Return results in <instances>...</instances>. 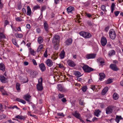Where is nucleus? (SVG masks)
Segmentation results:
<instances>
[{"label": "nucleus", "instance_id": "nucleus-2", "mask_svg": "<svg viewBox=\"0 0 123 123\" xmlns=\"http://www.w3.org/2000/svg\"><path fill=\"white\" fill-rule=\"evenodd\" d=\"M84 71L86 73H89L93 71L94 69L87 65H84L82 67Z\"/></svg>", "mask_w": 123, "mask_h": 123}, {"label": "nucleus", "instance_id": "nucleus-49", "mask_svg": "<svg viewBox=\"0 0 123 123\" xmlns=\"http://www.w3.org/2000/svg\"><path fill=\"white\" fill-rule=\"evenodd\" d=\"M32 62H33V64L35 66H36L37 65V64L35 61L34 59H33L32 60Z\"/></svg>", "mask_w": 123, "mask_h": 123}, {"label": "nucleus", "instance_id": "nucleus-21", "mask_svg": "<svg viewBox=\"0 0 123 123\" xmlns=\"http://www.w3.org/2000/svg\"><path fill=\"white\" fill-rule=\"evenodd\" d=\"M123 119V118L121 116L116 115L115 118V120L117 123H118L120 120H122Z\"/></svg>", "mask_w": 123, "mask_h": 123}, {"label": "nucleus", "instance_id": "nucleus-40", "mask_svg": "<svg viewBox=\"0 0 123 123\" xmlns=\"http://www.w3.org/2000/svg\"><path fill=\"white\" fill-rule=\"evenodd\" d=\"M6 116L5 115H0V120L2 119L6 118Z\"/></svg>", "mask_w": 123, "mask_h": 123}, {"label": "nucleus", "instance_id": "nucleus-42", "mask_svg": "<svg viewBox=\"0 0 123 123\" xmlns=\"http://www.w3.org/2000/svg\"><path fill=\"white\" fill-rule=\"evenodd\" d=\"M101 9L104 12L106 11V10L105 9V7L104 5H102L101 6Z\"/></svg>", "mask_w": 123, "mask_h": 123}, {"label": "nucleus", "instance_id": "nucleus-39", "mask_svg": "<svg viewBox=\"0 0 123 123\" xmlns=\"http://www.w3.org/2000/svg\"><path fill=\"white\" fill-rule=\"evenodd\" d=\"M64 52H62V53L60 54V56L62 59L64 57Z\"/></svg>", "mask_w": 123, "mask_h": 123}, {"label": "nucleus", "instance_id": "nucleus-15", "mask_svg": "<svg viewBox=\"0 0 123 123\" xmlns=\"http://www.w3.org/2000/svg\"><path fill=\"white\" fill-rule=\"evenodd\" d=\"M39 67L42 72L45 71L46 69L44 64L43 63H41L39 65Z\"/></svg>", "mask_w": 123, "mask_h": 123}, {"label": "nucleus", "instance_id": "nucleus-55", "mask_svg": "<svg viewBox=\"0 0 123 123\" xmlns=\"http://www.w3.org/2000/svg\"><path fill=\"white\" fill-rule=\"evenodd\" d=\"M45 9L46 7L45 6H43L42 7L41 11L42 12Z\"/></svg>", "mask_w": 123, "mask_h": 123}, {"label": "nucleus", "instance_id": "nucleus-64", "mask_svg": "<svg viewBox=\"0 0 123 123\" xmlns=\"http://www.w3.org/2000/svg\"><path fill=\"white\" fill-rule=\"evenodd\" d=\"M93 82L92 80L91 79H90L88 82V83H91Z\"/></svg>", "mask_w": 123, "mask_h": 123}, {"label": "nucleus", "instance_id": "nucleus-48", "mask_svg": "<svg viewBox=\"0 0 123 123\" xmlns=\"http://www.w3.org/2000/svg\"><path fill=\"white\" fill-rule=\"evenodd\" d=\"M57 115L59 116H62L63 117H64V115L62 113H58Z\"/></svg>", "mask_w": 123, "mask_h": 123}, {"label": "nucleus", "instance_id": "nucleus-10", "mask_svg": "<svg viewBox=\"0 0 123 123\" xmlns=\"http://www.w3.org/2000/svg\"><path fill=\"white\" fill-rule=\"evenodd\" d=\"M37 73L35 71L32 70L30 73L29 74L30 76V77L33 78L36 77V76L37 75Z\"/></svg>", "mask_w": 123, "mask_h": 123}, {"label": "nucleus", "instance_id": "nucleus-38", "mask_svg": "<svg viewBox=\"0 0 123 123\" xmlns=\"http://www.w3.org/2000/svg\"><path fill=\"white\" fill-rule=\"evenodd\" d=\"M16 37L17 38H22L23 35L21 34H16L15 35Z\"/></svg>", "mask_w": 123, "mask_h": 123}, {"label": "nucleus", "instance_id": "nucleus-30", "mask_svg": "<svg viewBox=\"0 0 123 123\" xmlns=\"http://www.w3.org/2000/svg\"><path fill=\"white\" fill-rule=\"evenodd\" d=\"M113 97L114 99L116 100L118 98V95L116 93H115L113 95Z\"/></svg>", "mask_w": 123, "mask_h": 123}, {"label": "nucleus", "instance_id": "nucleus-3", "mask_svg": "<svg viewBox=\"0 0 123 123\" xmlns=\"http://www.w3.org/2000/svg\"><path fill=\"white\" fill-rule=\"evenodd\" d=\"M42 79L41 78L39 79L38 80V84L37 85V89L40 91H41L43 89V87L42 86Z\"/></svg>", "mask_w": 123, "mask_h": 123}, {"label": "nucleus", "instance_id": "nucleus-7", "mask_svg": "<svg viewBox=\"0 0 123 123\" xmlns=\"http://www.w3.org/2000/svg\"><path fill=\"white\" fill-rule=\"evenodd\" d=\"M107 43V40L106 38L104 37H102L101 40V43L102 45L103 46H105Z\"/></svg>", "mask_w": 123, "mask_h": 123}, {"label": "nucleus", "instance_id": "nucleus-46", "mask_svg": "<svg viewBox=\"0 0 123 123\" xmlns=\"http://www.w3.org/2000/svg\"><path fill=\"white\" fill-rule=\"evenodd\" d=\"M80 104L82 105H84V103L83 101H82L81 100H80Z\"/></svg>", "mask_w": 123, "mask_h": 123}, {"label": "nucleus", "instance_id": "nucleus-14", "mask_svg": "<svg viewBox=\"0 0 123 123\" xmlns=\"http://www.w3.org/2000/svg\"><path fill=\"white\" fill-rule=\"evenodd\" d=\"M7 78L3 75L0 76V80L1 82L3 83H6Z\"/></svg>", "mask_w": 123, "mask_h": 123}, {"label": "nucleus", "instance_id": "nucleus-41", "mask_svg": "<svg viewBox=\"0 0 123 123\" xmlns=\"http://www.w3.org/2000/svg\"><path fill=\"white\" fill-rule=\"evenodd\" d=\"M87 89V87L86 86H83L82 88V90L84 92H85L86 91Z\"/></svg>", "mask_w": 123, "mask_h": 123}, {"label": "nucleus", "instance_id": "nucleus-35", "mask_svg": "<svg viewBox=\"0 0 123 123\" xmlns=\"http://www.w3.org/2000/svg\"><path fill=\"white\" fill-rule=\"evenodd\" d=\"M43 48V46L42 45H40L38 47L37 49V52H39Z\"/></svg>", "mask_w": 123, "mask_h": 123}, {"label": "nucleus", "instance_id": "nucleus-60", "mask_svg": "<svg viewBox=\"0 0 123 123\" xmlns=\"http://www.w3.org/2000/svg\"><path fill=\"white\" fill-rule=\"evenodd\" d=\"M61 100L63 102H64V103L66 102L67 101L66 98H62L61 99Z\"/></svg>", "mask_w": 123, "mask_h": 123}, {"label": "nucleus", "instance_id": "nucleus-24", "mask_svg": "<svg viewBox=\"0 0 123 123\" xmlns=\"http://www.w3.org/2000/svg\"><path fill=\"white\" fill-rule=\"evenodd\" d=\"M0 70L3 72L5 71V66L4 64L2 63L0 64Z\"/></svg>", "mask_w": 123, "mask_h": 123}, {"label": "nucleus", "instance_id": "nucleus-5", "mask_svg": "<svg viewBox=\"0 0 123 123\" xmlns=\"http://www.w3.org/2000/svg\"><path fill=\"white\" fill-rule=\"evenodd\" d=\"M57 86L58 90L62 92H66L67 91V90L61 85L59 84Z\"/></svg>", "mask_w": 123, "mask_h": 123}, {"label": "nucleus", "instance_id": "nucleus-4", "mask_svg": "<svg viewBox=\"0 0 123 123\" xmlns=\"http://www.w3.org/2000/svg\"><path fill=\"white\" fill-rule=\"evenodd\" d=\"M109 36L110 38L112 39H114L116 37V33L115 31L113 29L110 30L109 32Z\"/></svg>", "mask_w": 123, "mask_h": 123}, {"label": "nucleus", "instance_id": "nucleus-19", "mask_svg": "<svg viewBox=\"0 0 123 123\" xmlns=\"http://www.w3.org/2000/svg\"><path fill=\"white\" fill-rule=\"evenodd\" d=\"M108 87L106 86L105 87L102 92V94L103 95L105 94L108 91Z\"/></svg>", "mask_w": 123, "mask_h": 123}, {"label": "nucleus", "instance_id": "nucleus-47", "mask_svg": "<svg viewBox=\"0 0 123 123\" xmlns=\"http://www.w3.org/2000/svg\"><path fill=\"white\" fill-rule=\"evenodd\" d=\"M30 51V53L32 55H34V51L32 49H31V50Z\"/></svg>", "mask_w": 123, "mask_h": 123}, {"label": "nucleus", "instance_id": "nucleus-63", "mask_svg": "<svg viewBox=\"0 0 123 123\" xmlns=\"http://www.w3.org/2000/svg\"><path fill=\"white\" fill-rule=\"evenodd\" d=\"M86 15L87 17L89 18L91 16V15L89 13H86Z\"/></svg>", "mask_w": 123, "mask_h": 123}, {"label": "nucleus", "instance_id": "nucleus-23", "mask_svg": "<svg viewBox=\"0 0 123 123\" xmlns=\"http://www.w3.org/2000/svg\"><path fill=\"white\" fill-rule=\"evenodd\" d=\"M100 76L99 79L101 81L105 77V75L104 73H100L99 74Z\"/></svg>", "mask_w": 123, "mask_h": 123}, {"label": "nucleus", "instance_id": "nucleus-20", "mask_svg": "<svg viewBox=\"0 0 123 123\" xmlns=\"http://www.w3.org/2000/svg\"><path fill=\"white\" fill-rule=\"evenodd\" d=\"M68 12H71L74 10V8L72 6H69L67 9Z\"/></svg>", "mask_w": 123, "mask_h": 123}, {"label": "nucleus", "instance_id": "nucleus-27", "mask_svg": "<svg viewBox=\"0 0 123 123\" xmlns=\"http://www.w3.org/2000/svg\"><path fill=\"white\" fill-rule=\"evenodd\" d=\"M27 15L30 16L31 14V11L30 8L29 6L27 7Z\"/></svg>", "mask_w": 123, "mask_h": 123}, {"label": "nucleus", "instance_id": "nucleus-12", "mask_svg": "<svg viewBox=\"0 0 123 123\" xmlns=\"http://www.w3.org/2000/svg\"><path fill=\"white\" fill-rule=\"evenodd\" d=\"M31 96L28 94L24 96L23 97L28 102H30L31 101Z\"/></svg>", "mask_w": 123, "mask_h": 123}, {"label": "nucleus", "instance_id": "nucleus-13", "mask_svg": "<svg viewBox=\"0 0 123 123\" xmlns=\"http://www.w3.org/2000/svg\"><path fill=\"white\" fill-rule=\"evenodd\" d=\"M44 28L47 33H48L49 32V26L47 23L45 21L44 23Z\"/></svg>", "mask_w": 123, "mask_h": 123}, {"label": "nucleus", "instance_id": "nucleus-18", "mask_svg": "<svg viewBox=\"0 0 123 123\" xmlns=\"http://www.w3.org/2000/svg\"><path fill=\"white\" fill-rule=\"evenodd\" d=\"M73 115L76 118L79 119L80 118V114L77 111H75V112L73 113Z\"/></svg>", "mask_w": 123, "mask_h": 123}, {"label": "nucleus", "instance_id": "nucleus-54", "mask_svg": "<svg viewBox=\"0 0 123 123\" xmlns=\"http://www.w3.org/2000/svg\"><path fill=\"white\" fill-rule=\"evenodd\" d=\"M119 13L120 12L119 11H117L114 12V14L116 16H118Z\"/></svg>", "mask_w": 123, "mask_h": 123}, {"label": "nucleus", "instance_id": "nucleus-62", "mask_svg": "<svg viewBox=\"0 0 123 123\" xmlns=\"http://www.w3.org/2000/svg\"><path fill=\"white\" fill-rule=\"evenodd\" d=\"M109 26H107L105 28V30L107 32L109 30Z\"/></svg>", "mask_w": 123, "mask_h": 123}, {"label": "nucleus", "instance_id": "nucleus-28", "mask_svg": "<svg viewBox=\"0 0 123 123\" xmlns=\"http://www.w3.org/2000/svg\"><path fill=\"white\" fill-rule=\"evenodd\" d=\"M85 34H86L85 35V38H89L92 36L89 33L85 32Z\"/></svg>", "mask_w": 123, "mask_h": 123}, {"label": "nucleus", "instance_id": "nucleus-17", "mask_svg": "<svg viewBox=\"0 0 123 123\" xmlns=\"http://www.w3.org/2000/svg\"><path fill=\"white\" fill-rule=\"evenodd\" d=\"M115 53V51L114 50L112 49L109 52L108 55L109 56L111 57L114 55Z\"/></svg>", "mask_w": 123, "mask_h": 123}, {"label": "nucleus", "instance_id": "nucleus-44", "mask_svg": "<svg viewBox=\"0 0 123 123\" xmlns=\"http://www.w3.org/2000/svg\"><path fill=\"white\" fill-rule=\"evenodd\" d=\"M16 20L18 22H20L22 21V19L21 18L19 17H17L15 18Z\"/></svg>", "mask_w": 123, "mask_h": 123}, {"label": "nucleus", "instance_id": "nucleus-34", "mask_svg": "<svg viewBox=\"0 0 123 123\" xmlns=\"http://www.w3.org/2000/svg\"><path fill=\"white\" fill-rule=\"evenodd\" d=\"M79 34L80 35L85 38V32L84 31H81L79 33Z\"/></svg>", "mask_w": 123, "mask_h": 123}, {"label": "nucleus", "instance_id": "nucleus-1", "mask_svg": "<svg viewBox=\"0 0 123 123\" xmlns=\"http://www.w3.org/2000/svg\"><path fill=\"white\" fill-rule=\"evenodd\" d=\"M60 39V37L57 35H55L53 39L52 43H54V47L56 46L58 47Z\"/></svg>", "mask_w": 123, "mask_h": 123}, {"label": "nucleus", "instance_id": "nucleus-31", "mask_svg": "<svg viewBox=\"0 0 123 123\" xmlns=\"http://www.w3.org/2000/svg\"><path fill=\"white\" fill-rule=\"evenodd\" d=\"M43 39L41 37H40L38 38V43L40 44L43 41Z\"/></svg>", "mask_w": 123, "mask_h": 123}, {"label": "nucleus", "instance_id": "nucleus-43", "mask_svg": "<svg viewBox=\"0 0 123 123\" xmlns=\"http://www.w3.org/2000/svg\"><path fill=\"white\" fill-rule=\"evenodd\" d=\"M58 96L59 98H61L64 97V95L63 94L59 93L58 95Z\"/></svg>", "mask_w": 123, "mask_h": 123}, {"label": "nucleus", "instance_id": "nucleus-51", "mask_svg": "<svg viewBox=\"0 0 123 123\" xmlns=\"http://www.w3.org/2000/svg\"><path fill=\"white\" fill-rule=\"evenodd\" d=\"M40 8L39 6L38 5L36 6L33 7V9L34 10H36V9Z\"/></svg>", "mask_w": 123, "mask_h": 123}, {"label": "nucleus", "instance_id": "nucleus-53", "mask_svg": "<svg viewBox=\"0 0 123 123\" xmlns=\"http://www.w3.org/2000/svg\"><path fill=\"white\" fill-rule=\"evenodd\" d=\"M1 0H0V9L2 8L3 7V4L1 2Z\"/></svg>", "mask_w": 123, "mask_h": 123}, {"label": "nucleus", "instance_id": "nucleus-59", "mask_svg": "<svg viewBox=\"0 0 123 123\" xmlns=\"http://www.w3.org/2000/svg\"><path fill=\"white\" fill-rule=\"evenodd\" d=\"M102 60V58H99L97 59V62L99 63L100 61Z\"/></svg>", "mask_w": 123, "mask_h": 123}, {"label": "nucleus", "instance_id": "nucleus-58", "mask_svg": "<svg viewBox=\"0 0 123 123\" xmlns=\"http://www.w3.org/2000/svg\"><path fill=\"white\" fill-rule=\"evenodd\" d=\"M20 102L22 103H23L24 104H25L26 103V102L24 100H23L22 99H21Z\"/></svg>", "mask_w": 123, "mask_h": 123}, {"label": "nucleus", "instance_id": "nucleus-22", "mask_svg": "<svg viewBox=\"0 0 123 123\" xmlns=\"http://www.w3.org/2000/svg\"><path fill=\"white\" fill-rule=\"evenodd\" d=\"M72 41V40L71 38H69L66 40V44L69 45L71 44Z\"/></svg>", "mask_w": 123, "mask_h": 123}, {"label": "nucleus", "instance_id": "nucleus-8", "mask_svg": "<svg viewBox=\"0 0 123 123\" xmlns=\"http://www.w3.org/2000/svg\"><path fill=\"white\" fill-rule=\"evenodd\" d=\"M96 56V54H88L86 55V57L88 59H93L95 58Z\"/></svg>", "mask_w": 123, "mask_h": 123}, {"label": "nucleus", "instance_id": "nucleus-57", "mask_svg": "<svg viewBox=\"0 0 123 123\" xmlns=\"http://www.w3.org/2000/svg\"><path fill=\"white\" fill-rule=\"evenodd\" d=\"M115 5L114 3H112L111 4V9H114V7L115 6Z\"/></svg>", "mask_w": 123, "mask_h": 123}, {"label": "nucleus", "instance_id": "nucleus-56", "mask_svg": "<svg viewBox=\"0 0 123 123\" xmlns=\"http://www.w3.org/2000/svg\"><path fill=\"white\" fill-rule=\"evenodd\" d=\"M91 88L93 91H94L95 89V86L94 85H92L91 86Z\"/></svg>", "mask_w": 123, "mask_h": 123}, {"label": "nucleus", "instance_id": "nucleus-25", "mask_svg": "<svg viewBox=\"0 0 123 123\" xmlns=\"http://www.w3.org/2000/svg\"><path fill=\"white\" fill-rule=\"evenodd\" d=\"M101 112V111L99 110H96L94 113V115L98 117L100 115V113Z\"/></svg>", "mask_w": 123, "mask_h": 123}, {"label": "nucleus", "instance_id": "nucleus-6", "mask_svg": "<svg viewBox=\"0 0 123 123\" xmlns=\"http://www.w3.org/2000/svg\"><path fill=\"white\" fill-rule=\"evenodd\" d=\"M110 68L114 71H117L119 70L116 64H111L110 65Z\"/></svg>", "mask_w": 123, "mask_h": 123}, {"label": "nucleus", "instance_id": "nucleus-36", "mask_svg": "<svg viewBox=\"0 0 123 123\" xmlns=\"http://www.w3.org/2000/svg\"><path fill=\"white\" fill-rule=\"evenodd\" d=\"M112 80L110 79H108L106 82V83L109 84L112 83Z\"/></svg>", "mask_w": 123, "mask_h": 123}, {"label": "nucleus", "instance_id": "nucleus-26", "mask_svg": "<svg viewBox=\"0 0 123 123\" xmlns=\"http://www.w3.org/2000/svg\"><path fill=\"white\" fill-rule=\"evenodd\" d=\"M15 118L20 120H25L26 118L25 116H20L19 115L16 116L15 117Z\"/></svg>", "mask_w": 123, "mask_h": 123}, {"label": "nucleus", "instance_id": "nucleus-37", "mask_svg": "<svg viewBox=\"0 0 123 123\" xmlns=\"http://www.w3.org/2000/svg\"><path fill=\"white\" fill-rule=\"evenodd\" d=\"M12 42L13 44L15 45L17 47H19V46L17 44V43L16 42V40L15 39H12Z\"/></svg>", "mask_w": 123, "mask_h": 123}, {"label": "nucleus", "instance_id": "nucleus-52", "mask_svg": "<svg viewBox=\"0 0 123 123\" xmlns=\"http://www.w3.org/2000/svg\"><path fill=\"white\" fill-rule=\"evenodd\" d=\"M59 67L60 68H64L63 65L61 64H58Z\"/></svg>", "mask_w": 123, "mask_h": 123}, {"label": "nucleus", "instance_id": "nucleus-61", "mask_svg": "<svg viewBox=\"0 0 123 123\" xmlns=\"http://www.w3.org/2000/svg\"><path fill=\"white\" fill-rule=\"evenodd\" d=\"M27 28L28 29H30L31 28L30 25L29 24H27L26 25Z\"/></svg>", "mask_w": 123, "mask_h": 123}, {"label": "nucleus", "instance_id": "nucleus-11", "mask_svg": "<svg viewBox=\"0 0 123 123\" xmlns=\"http://www.w3.org/2000/svg\"><path fill=\"white\" fill-rule=\"evenodd\" d=\"M45 63L49 67H51L53 65V63L51 60L48 59L46 61Z\"/></svg>", "mask_w": 123, "mask_h": 123}, {"label": "nucleus", "instance_id": "nucleus-9", "mask_svg": "<svg viewBox=\"0 0 123 123\" xmlns=\"http://www.w3.org/2000/svg\"><path fill=\"white\" fill-rule=\"evenodd\" d=\"M113 107L110 106L107 107L106 109V113L107 114H109L111 113L112 111Z\"/></svg>", "mask_w": 123, "mask_h": 123}, {"label": "nucleus", "instance_id": "nucleus-50", "mask_svg": "<svg viewBox=\"0 0 123 123\" xmlns=\"http://www.w3.org/2000/svg\"><path fill=\"white\" fill-rule=\"evenodd\" d=\"M32 70L30 69L29 68H27L26 69V72L28 73H29V74L30 73Z\"/></svg>", "mask_w": 123, "mask_h": 123}, {"label": "nucleus", "instance_id": "nucleus-16", "mask_svg": "<svg viewBox=\"0 0 123 123\" xmlns=\"http://www.w3.org/2000/svg\"><path fill=\"white\" fill-rule=\"evenodd\" d=\"M68 63L69 66L74 67L75 66V64L74 62L71 60H69L67 61Z\"/></svg>", "mask_w": 123, "mask_h": 123}, {"label": "nucleus", "instance_id": "nucleus-33", "mask_svg": "<svg viewBox=\"0 0 123 123\" xmlns=\"http://www.w3.org/2000/svg\"><path fill=\"white\" fill-rule=\"evenodd\" d=\"M6 37L2 33H0V40H1V39L2 38H5Z\"/></svg>", "mask_w": 123, "mask_h": 123}, {"label": "nucleus", "instance_id": "nucleus-32", "mask_svg": "<svg viewBox=\"0 0 123 123\" xmlns=\"http://www.w3.org/2000/svg\"><path fill=\"white\" fill-rule=\"evenodd\" d=\"M20 85L19 83H17L16 84V88L17 91H19L20 90Z\"/></svg>", "mask_w": 123, "mask_h": 123}, {"label": "nucleus", "instance_id": "nucleus-45", "mask_svg": "<svg viewBox=\"0 0 123 123\" xmlns=\"http://www.w3.org/2000/svg\"><path fill=\"white\" fill-rule=\"evenodd\" d=\"M44 55L45 57H47L48 56L47 50H46L44 54Z\"/></svg>", "mask_w": 123, "mask_h": 123}, {"label": "nucleus", "instance_id": "nucleus-29", "mask_svg": "<svg viewBox=\"0 0 123 123\" xmlns=\"http://www.w3.org/2000/svg\"><path fill=\"white\" fill-rule=\"evenodd\" d=\"M74 75L77 77H80L81 76V74L79 72L76 71L74 73Z\"/></svg>", "mask_w": 123, "mask_h": 123}]
</instances>
